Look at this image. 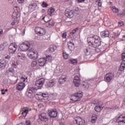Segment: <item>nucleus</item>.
Wrapping results in <instances>:
<instances>
[{
    "label": "nucleus",
    "instance_id": "1",
    "mask_svg": "<svg viewBox=\"0 0 125 125\" xmlns=\"http://www.w3.org/2000/svg\"><path fill=\"white\" fill-rule=\"evenodd\" d=\"M87 42L88 45L95 48H97V47L101 45V40L100 37L97 35L88 37L87 38Z\"/></svg>",
    "mask_w": 125,
    "mask_h": 125
},
{
    "label": "nucleus",
    "instance_id": "2",
    "mask_svg": "<svg viewBox=\"0 0 125 125\" xmlns=\"http://www.w3.org/2000/svg\"><path fill=\"white\" fill-rule=\"evenodd\" d=\"M27 77H21V82L18 83L16 85V89L17 90H19L21 91V90H23L24 88H25V86H26V84H25L23 82H25V80H27Z\"/></svg>",
    "mask_w": 125,
    "mask_h": 125
},
{
    "label": "nucleus",
    "instance_id": "3",
    "mask_svg": "<svg viewBox=\"0 0 125 125\" xmlns=\"http://www.w3.org/2000/svg\"><path fill=\"white\" fill-rule=\"evenodd\" d=\"M27 56L29 59H38L39 58V53L36 51L29 50L27 52Z\"/></svg>",
    "mask_w": 125,
    "mask_h": 125
},
{
    "label": "nucleus",
    "instance_id": "4",
    "mask_svg": "<svg viewBox=\"0 0 125 125\" xmlns=\"http://www.w3.org/2000/svg\"><path fill=\"white\" fill-rule=\"evenodd\" d=\"M30 45V42H24L20 45L19 51H27V49H29Z\"/></svg>",
    "mask_w": 125,
    "mask_h": 125
},
{
    "label": "nucleus",
    "instance_id": "5",
    "mask_svg": "<svg viewBox=\"0 0 125 125\" xmlns=\"http://www.w3.org/2000/svg\"><path fill=\"white\" fill-rule=\"evenodd\" d=\"M82 97H83V92L79 91L75 93V95L73 96L70 100L72 101H74V102H76V101H80L82 99Z\"/></svg>",
    "mask_w": 125,
    "mask_h": 125
},
{
    "label": "nucleus",
    "instance_id": "6",
    "mask_svg": "<svg viewBox=\"0 0 125 125\" xmlns=\"http://www.w3.org/2000/svg\"><path fill=\"white\" fill-rule=\"evenodd\" d=\"M74 123L77 125H84L85 121L82 117L78 116L74 118Z\"/></svg>",
    "mask_w": 125,
    "mask_h": 125
},
{
    "label": "nucleus",
    "instance_id": "7",
    "mask_svg": "<svg viewBox=\"0 0 125 125\" xmlns=\"http://www.w3.org/2000/svg\"><path fill=\"white\" fill-rule=\"evenodd\" d=\"M116 122L119 125H125V113L120 115L117 118Z\"/></svg>",
    "mask_w": 125,
    "mask_h": 125
},
{
    "label": "nucleus",
    "instance_id": "8",
    "mask_svg": "<svg viewBox=\"0 0 125 125\" xmlns=\"http://www.w3.org/2000/svg\"><path fill=\"white\" fill-rule=\"evenodd\" d=\"M35 31L36 34H38L40 36H44V34L45 33H46L45 28H44V27H36L35 28Z\"/></svg>",
    "mask_w": 125,
    "mask_h": 125
},
{
    "label": "nucleus",
    "instance_id": "9",
    "mask_svg": "<svg viewBox=\"0 0 125 125\" xmlns=\"http://www.w3.org/2000/svg\"><path fill=\"white\" fill-rule=\"evenodd\" d=\"M38 89L34 87H31L28 88L27 91L26 92V95L29 98H31L32 96H33V94L37 91Z\"/></svg>",
    "mask_w": 125,
    "mask_h": 125
},
{
    "label": "nucleus",
    "instance_id": "10",
    "mask_svg": "<svg viewBox=\"0 0 125 125\" xmlns=\"http://www.w3.org/2000/svg\"><path fill=\"white\" fill-rule=\"evenodd\" d=\"M9 50L11 53H15V51L17 50V44L16 43H12L9 46Z\"/></svg>",
    "mask_w": 125,
    "mask_h": 125
},
{
    "label": "nucleus",
    "instance_id": "11",
    "mask_svg": "<svg viewBox=\"0 0 125 125\" xmlns=\"http://www.w3.org/2000/svg\"><path fill=\"white\" fill-rule=\"evenodd\" d=\"M112 79H114V74L112 73H107L104 76V81L106 83L111 82Z\"/></svg>",
    "mask_w": 125,
    "mask_h": 125
},
{
    "label": "nucleus",
    "instance_id": "12",
    "mask_svg": "<svg viewBox=\"0 0 125 125\" xmlns=\"http://www.w3.org/2000/svg\"><path fill=\"white\" fill-rule=\"evenodd\" d=\"M6 75L7 76H11L13 77V76H16V73L15 72V70L12 67L9 68L8 70L6 71Z\"/></svg>",
    "mask_w": 125,
    "mask_h": 125
},
{
    "label": "nucleus",
    "instance_id": "13",
    "mask_svg": "<svg viewBox=\"0 0 125 125\" xmlns=\"http://www.w3.org/2000/svg\"><path fill=\"white\" fill-rule=\"evenodd\" d=\"M73 83L75 86H80L81 84V78H80V76H76L74 78Z\"/></svg>",
    "mask_w": 125,
    "mask_h": 125
},
{
    "label": "nucleus",
    "instance_id": "14",
    "mask_svg": "<svg viewBox=\"0 0 125 125\" xmlns=\"http://www.w3.org/2000/svg\"><path fill=\"white\" fill-rule=\"evenodd\" d=\"M44 83V79L41 78L36 82V85L41 88V87H42L43 84Z\"/></svg>",
    "mask_w": 125,
    "mask_h": 125
},
{
    "label": "nucleus",
    "instance_id": "15",
    "mask_svg": "<svg viewBox=\"0 0 125 125\" xmlns=\"http://www.w3.org/2000/svg\"><path fill=\"white\" fill-rule=\"evenodd\" d=\"M57 110L56 109H52L48 113V115L51 118H56L57 117Z\"/></svg>",
    "mask_w": 125,
    "mask_h": 125
},
{
    "label": "nucleus",
    "instance_id": "16",
    "mask_svg": "<svg viewBox=\"0 0 125 125\" xmlns=\"http://www.w3.org/2000/svg\"><path fill=\"white\" fill-rule=\"evenodd\" d=\"M14 11L13 13L12 16H20V9L19 7L16 6L14 7Z\"/></svg>",
    "mask_w": 125,
    "mask_h": 125
},
{
    "label": "nucleus",
    "instance_id": "17",
    "mask_svg": "<svg viewBox=\"0 0 125 125\" xmlns=\"http://www.w3.org/2000/svg\"><path fill=\"white\" fill-rule=\"evenodd\" d=\"M68 47L70 50H74L75 49V43H74V41L73 40H70L67 43Z\"/></svg>",
    "mask_w": 125,
    "mask_h": 125
},
{
    "label": "nucleus",
    "instance_id": "18",
    "mask_svg": "<svg viewBox=\"0 0 125 125\" xmlns=\"http://www.w3.org/2000/svg\"><path fill=\"white\" fill-rule=\"evenodd\" d=\"M7 62L5 60H0V69L3 70L6 67Z\"/></svg>",
    "mask_w": 125,
    "mask_h": 125
},
{
    "label": "nucleus",
    "instance_id": "19",
    "mask_svg": "<svg viewBox=\"0 0 125 125\" xmlns=\"http://www.w3.org/2000/svg\"><path fill=\"white\" fill-rule=\"evenodd\" d=\"M38 63L39 64V66L42 67L45 65V63H46V59L44 58H40L38 60Z\"/></svg>",
    "mask_w": 125,
    "mask_h": 125
},
{
    "label": "nucleus",
    "instance_id": "20",
    "mask_svg": "<svg viewBox=\"0 0 125 125\" xmlns=\"http://www.w3.org/2000/svg\"><path fill=\"white\" fill-rule=\"evenodd\" d=\"M110 35V32L108 30H105V31H102L101 32V37L103 38H107L109 37Z\"/></svg>",
    "mask_w": 125,
    "mask_h": 125
},
{
    "label": "nucleus",
    "instance_id": "21",
    "mask_svg": "<svg viewBox=\"0 0 125 125\" xmlns=\"http://www.w3.org/2000/svg\"><path fill=\"white\" fill-rule=\"evenodd\" d=\"M39 117L41 121H44L45 122L48 120V118L46 117V114L44 113H41Z\"/></svg>",
    "mask_w": 125,
    "mask_h": 125
},
{
    "label": "nucleus",
    "instance_id": "22",
    "mask_svg": "<svg viewBox=\"0 0 125 125\" xmlns=\"http://www.w3.org/2000/svg\"><path fill=\"white\" fill-rule=\"evenodd\" d=\"M36 7H37V4L35 3L30 4L28 6L29 11L30 12L34 11L36 9Z\"/></svg>",
    "mask_w": 125,
    "mask_h": 125
},
{
    "label": "nucleus",
    "instance_id": "23",
    "mask_svg": "<svg viewBox=\"0 0 125 125\" xmlns=\"http://www.w3.org/2000/svg\"><path fill=\"white\" fill-rule=\"evenodd\" d=\"M55 83H56V82L55 81V80L54 79L51 80H49L47 83V86L49 87H53V86L55 85Z\"/></svg>",
    "mask_w": 125,
    "mask_h": 125
},
{
    "label": "nucleus",
    "instance_id": "24",
    "mask_svg": "<svg viewBox=\"0 0 125 125\" xmlns=\"http://www.w3.org/2000/svg\"><path fill=\"white\" fill-rule=\"evenodd\" d=\"M66 81H67L66 76L62 75L59 79V83H64Z\"/></svg>",
    "mask_w": 125,
    "mask_h": 125
},
{
    "label": "nucleus",
    "instance_id": "25",
    "mask_svg": "<svg viewBox=\"0 0 125 125\" xmlns=\"http://www.w3.org/2000/svg\"><path fill=\"white\" fill-rule=\"evenodd\" d=\"M29 113V108L27 107H24L22 108V116L23 117H26L27 116V114Z\"/></svg>",
    "mask_w": 125,
    "mask_h": 125
},
{
    "label": "nucleus",
    "instance_id": "26",
    "mask_svg": "<svg viewBox=\"0 0 125 125\" xmlns=\"http://www.w3.org/2000/svg\"><path fill=\"white\" fill-rule=\"evenodd\" d=\"M35 96L36 99H38V100L43 101V98H42L43 97L42 93H35Z\"/></svg>",
    "mask_w": 125,
    "mask_h": 125
},
{
    "label": "nucleus",
    "instance_id": "27",
    "mask_svg": "<svg viewBox=\"0 0 125 125\" xmlns=\"http://www.w3.org/2000/svg\"><path fill=\"white\" fill-rule=\"evenodd\" d=\"M18 58L19 59H21L22 60H25L26 59V56L23 53H18Z\"/></svg>",
    "mask_w": 125,
    "mask_h": 125
},
{
    "label": "nucleus",
    "instance_id": "28",
    "mask_svg": "<svg viewBox=\"0 0 125 125\" xmlns=\"http://www.w3.org/2000/svg\"><path fill=\"white\" fill-rule=\"evenodd\" d=\"M65 16H71L74 15V12L69 9L65 10Z\"/></svg>",
    "mask_w": 125,
    "mask_h": 125
},
{
    "label": "nucleus",
    "instance_id": "29",
    "mask_svg": "<svg viewBox=\"0 0 125 125\" xmlns=\"http://www.w3.org/2000/svg\"><path fill=\"white\" fill-rule=\"evenodd\" d=\"M68 62L70 64H72L73 65H76L77 63H78V59H70L68 60Z\"/></svg>",
    "mask_w": 125,
    "mask_h": 125
},
{
    "label": "nucleus",
    "instance_id": "30",
    "mask_svg": "<svg viewBox=\"0 0 125 125\" xmlns=\"http://www.w3.org/2000/svg\"><path fill=\"white\" fill-rule=\"evenodd\" d=\"M103 110V106L102 105H97L95 107V110L96 112H101Z\"/></svg>",
    "mask_w": 125,
    "mask_h": 125
},
{
    "label": "nucleus",
    "instance_id": "31",
    "mask_svg": "<svg viewBox=\"0 0 125 125\" xmlns=\"http://www.w3.org/2000/svg\"><path fill=\"white\" fill-rule=\"evenodd\" d=\"M125 69V61H122L119 67L120 71H124Z\"/></svg>",
    "mask_w": 125,
    "mask_h": 125
},
{
    "label": "nucleus",
    "instance_id": "32",
    "mask_svg": "<svg viewBox=\"0 0 125 125\" xmlns=\"http://www.w3.org/2000/svg\"><path fill=\"white\" fill-rule=\"evenodd\" d=\"M56 48H57V47H56V46H55L54 45H52L48 48V50L50 52H54V51H55Z\"/></svg>",
    "mask_w": 125,
    "mask_h": 125
},
{
    "label": "nucleus",
    "instance_id": "33",
    "mask_svg": "<svg viewBox=\"0 0 125 125\" xmlns=\"http://www.w3.org/2000/svg\"><path fill=\"white\" fill-rule=\"evenodd\" d=\"M83 53L84 55H89L90 54V50L89 48L88 47H86L83 50Z\"/></svg>",
    "mask_w": 125,
    "mask_h": 125
},
{
    "label": "nucleus",
    "instance_id": "34",
    "mask_svg": "<svg viewBox=\"0 0 125 125\" xmlns=\"http://www.w3.org/2000/svg\"><path fill=\"white\" fill-rule=\"evenodd\" d=\"M92 119H91V123L92 124H95V122H96V120H97V115L96 114H93L92 115Z\"/></svg>",
    "mask_w": 125,
    "mask_h": 125
},
{
    "label": "nucleus",
    "instance_id": "35",
    "mask_svg": "<svg viewBox=\"0 0 125 125\" xmlns=\"http://www.w3.org/2000/svg\"><path fill=\"white\" fill-rule=\"evenodd\" d=\"M110 9L114 13H118L119 11H120V10L115 6H112L110 7Z\"/></svg>",
    "mask_w": 125,
    "mask_h": 125
},
{
    "label": "nucleus",
    "instance_id": "36",
    "mask_svg": "<svg viewBox=\"0 0 125 125\" xmlns=\"http://www.w3.org/2000/svg\"><path fill=\"white\" fill-rule=\"evenodd\" d=\"M55 12V9L52 7H50L48 10V14L50 15V16H51V14H52L53 13H54Z\"/></svg>",
    "mask_w": 125,
    "mask_h": 125
},
{
    "label": "nucleus",
    "instance_id": "37",
    "mask_svg": "<svg viewBox=\"0 0 125 125\" xmlns=\"http://www.w3.org/2000/svg\"><path fill=\"white\" fill-rule=\"evenodd\" d=\"M55 24V22L53 21H52L51 22H48L46 23V27H48V28H51V27H53V26Z\"/></svg>",
    "mask_w": 125,
    "mask_h": 125
},
{
    "label": "nucleus",
    "instance_id": "38",
    "mask_svg": "<svg viewBox=\"0 0 125 125\" xmlns=\"http://www.w3.org/2000/svg\"><path fill=\"white\" fill-rule=\"evenodd\" d=\"M42 19L43 20H44V22H49V21L51 20V18L49 17V16H44L42 18Z\"/></svg>",
    "mask_w": 125,
    "mask_h": 125
},
{
    "label": "nucleus",
    "instance_id": "39",
    "mask_svg": "<svg viewBox=\"0 0 125 125\" xmlns=\"http://www.w3.org/2000/svg\"><path fill=\"white\" fill-rule=\"evenodd\" d=\"M62 55L64 59H68V58H69V54H67L66 51H63Z\"/></svg>",
    "mask_w": 125,
    "mask_h": 125
},
{
    "label": "nucleus",
    "instance_id": "40",
    "mask_svg": "<svg viewBox=\"0 0 125 125\" xmlns=\"http://www.w3.org/2000/svg\"><path fill=\"white\" fill-rule=\"evenodd\" d=\"M63 70L62 69H60L59 67H57V69L55 70V72L56 73L57 75H60Z\"/></svg>",
    "mask_w": 125,
    "mask_h": 125
},
{
    "label": "nucleus",
    "instance_id": "41",
    "mask_svg": "<svg viewBox=\"0 0 125 125\" xmlns=\"http://www.w3.org/2000/svg\"><path fill=\"white\" fill-rule=\"evenodd\" d=\"M42 96L43 100H47V99H48V94L46 93H42Z\"/></svg>",
    "mask_w": 125,
    "mask_h": 125
},
{
    "label": "nucleus",
    "instance_id": "42",
    "mask_svg": "<svg viewBox=\"0 0 125 125\" xmlns=\"http://www.w3.org/2000/svg\"><path fill=\"white\" fill-rule=\"evenodd\" d=\"M13 19H14V21H16V23H17V24H18L19 22V18L20 17H17V16H14L13 17Z\"/></svg>",
    "mask_w": 125,
    "mask_h": 125
},
{
    "label": "nucleus",
    "instance_id": "43",
    "mask_svg": "<svg viewBox=\"0 0 125 125\" xmlns=\"http://www.w3.org/2000/svg\"><path fill=\"white\" fill-rule=\"evenodd\" d=\"M46 61H48L49 62H51V60H52V57L51 55H49L46 56Z\"/></svg>",
    "mask_w": 125,
    "mask_h": 125
},
{
    "label": "nucleus",
    "instance_id": "44",
    "mask_svg": "<svg viewBox=\"0 0 125 125\" xmlns=\"http://www.w3.org/2000/svg\"><path fill=\"white\" fill-rule=\"evenodd\" d=\"M37 64H38V62H37V61H33L31 62V67H33L34 68L36 67Z\"/></svg>",
    "mask_w": 125,
    "mask_h": 125
},
{
    "label": "nucleus",
    "instance_id": "45",
    "mask_svg": "<svg viewBox=\"0 0 125 125\" xmlns=\"http://www.w3.org/2000/svg\"><path fill=\"white\" fill-rule=\"evenodd\" d=\"M79 28H76L74 30H72L70 33V35L71 36H73V35H74L76 33V32H77L78 31V29Z\"/></svg>",
    "mask_w": 125,
    "mask_h": 125
},
{
    "label": "nucleus",
    "instance_id": "46",
    "mask_svg": "<svg viewBox=\"0 0 125 125\" xmlns=\"http://www.w3.org/2000/svg\"><path fill=\"white\" fill-rule=\"evenodd\" d=\"M41 5H42V7H43V8H44V7L46 8V7H47V6H48V4H47L46 2L43 1V2H42Z\"/></svg>",
    "mask_w": 125,
    "mask_h": 125
},
{
    "label": "nucleus",
    "instance_id": "47",
    "mask_svg": "<svg viewBox=\"0 0 125 125\" xmlns=\"http://www.w3.org/2000/svg\"><path fill=\"white\" fill-rule=\"evenodd\" d=\"M96 2L98 3V5L99 7H101V6H102V3H101V0H97Z\"/></svg>",
    "mask_w": 125,
    "mask_h": 125
},
{
    "label": "nucleus",
    "instance_id": "48",
    "mask_svg": "<svg viewBox=\"0 0 125 125\" xmlns=\"http://www.w3.org/2000/svg\"><path fill=\"white\" fill-rule=\"evenodd\" d=\"M4 43L0 45V51H2L4 49Z\"/></svg>",
    "mask_w": 125,
    "mask_h": 125
},
{
    "label": "nucleus",
    "instance_id": "49",
    "mask_svg": "<svg viewBox=\"0 0 125 125\" xmlns=\"http://www.w3.org/2000/svg\"><path fill=\"white\" fill-rule=\"evenodd\" d=\"M124 25H125V23H124V21H121L118 22V26L119 27H123Z\"/></svg>",
    "mask_w": 125,
    "mask_h": 125
},
{
    "label": "nucleus",
    "instance_id": "50",
    "mask_svg": "<svg viewBox=\"0 0 125 125\" xmlns=\"http://www.w3.org/2000/svg\"><path fill=\"white\" fill-rule=\"evenodd\" d=\"M121 56H122V60L123 61H125V52L122 53L121 54Z\"/></svg>",
    "mask_w": 125,
    "mask_h": 125
},
{
    "label": "nucleus",
    "instance_id": "51",
    "mask_svg": "<svg viewBox=\"0 0 125 125\" xmlns=\"http://www.w3.org/2000/svg\"><path fill=\"white\" fill-rule=\"evenodd\" d=\"M58 96V95L56 93L51 94V96L53 98V99H56V97H57Z\"/></svg>",
    "mask_w": 125,
    "mask_h": 125
},
{
    "label": "nucleus",
    "instance_id": "52",
    "mask_svg": "<svg viewBox=\"0 0 125 125\" xmlns=\"http://www.w3.org/2000/svg\"><path fill=\"white\" fill-rule=\"evenodd\" d=\"M66 37H67V33L66 32L63 33L62 35V38L63 39H66Z\"/></svg>",
    "mask_w": 125,
    "mask_h": 125
},
{
    "label": "nucleus",
    "instance_id": "53",
    "mask_svg": "<svg viewBox=\"0 0 125 125\" xmlns=\"http://www.w3.org/2000/svg\"><path fill=\"white\" fill-rule=\"evenodd\" d=\"M83 86L85 87V88H88L89 87V84L85 83V84H83Z\"/></svg>",
    "mask_w": 125,
    "mask_h": 125
},
{
    "label": "nucleus",
    "instance_id": "54",
    "mask_svg": "<svg viewBox=\"0 0 125 125\" xmlns=\"http://www.w3.org/2000/svg\"><path fill=\"white\" fill-rule=\"evenodd\" d=\"M25 124L26 125H32L31 124V121H30L29 120H26L25 122Z\"/></svg>",
    "mask_w": 125,
    "mask_h": 125
},
{
    "label": "nucleus",
    "instance_id": "55",
    "mask_svg": "<svg viewBox=\"0 0 125 125\" xmlns=\"http://www.w3.org/2000/svg\"><path fill=\"white\" fill-rule=\"evenodd\" d=\"M77 1L78 3H83V2L85 1V0H77Z\"/></svg>",
    "mask_w": 125,
    "mask_h": 125
},
{
    "label": "nucleus",
    "instance_id": "56",
    "mask_svg": "<svg viewBox=\"0 0 125 125\" xmlns=\"http://www.w3.org/2000/svg\"><path fill=\"white\" fill-rule=\"evenodd\" d=\"M125 10H124L122 13H119L118 15H125Z\"/></svg>",
    "mask_w": 125,
    "mask_h": 125
},
{
    "label": "nucleus",
    "instance_id": "57",
    "mask_svg": "<svg viewBox=\"0 0 125 125\" xmlns=\"http://www.w3.org/2000/svg\"><path fill=\"white\" fill-rule=\"evenodd\" d=\"M12 67H14V68H17V64H16V63L14 62L13 63Z\"/></svg>",
    "mask_w": 125,
    "mask_h": 125
},
{
    "label": "nucleus",
    "instance_id": "58",
    "mask_svg": "<svg viewBox=\"0 0 125 125\" xmlns=\"http://www.w3.org/2000/svg\"><path fill=\"white\" fill-rule=\"evenodd\" d=\"M8 1L9 3L12 4V3H13V1H14V0H8Z\"/></svg>",
    "mask_w": 125,
    "mask_h": 125
},
{
    "label": "nucleus",
    "instance_id": "59",
    "mask_svg": "<svg viewBox=\"0 0 125 125\" xmlns=\"http://www.w3.org/2000/svg\"><path fill=\"white\" fill-rule=\"evenodd\" d=\"M18 2H19V3H23V2H24V0H17Z\"/></svg>",
    "mask_w": 125,
    "mask_h": 125
},
{
    "label": "nucleus",
    "instance_id": "60",
    "mask_svg": "<svg viewBox=\"0 0 125 125\" xmlns=\"http://www.w3.org/2000/svg\"><path fill=\"white\" fill-rule=\"evenodd\" d=\"M1 94H2V95L5 94V92L4 89L1 90Z\"/></svg>",
    "mask_w": 125,
    "mask_h": 125
},
{
    "label": "nucleus",
    "instance_id": "61",
    "mask_svg": "<svg viewBox=\"0 0 125 125\" xmlns=\"http://www.w3.org/2000/svg\"><path fill=\"white\" fill-rule=\"evenodd\" d=\"M3 34V30L2 29H0V35H2Z\"/></svg>",
    "mask_w": 125,
    "mask_h": 125
},
{
    "label": "nucleus",
    "instance_id": "62",
    "mask_svg": "<svg viewBox=\"0 0 125 125\" xmlns=\"http://www.w3.org/2000/svg\"><path fill=\"white\" fill-rule=\"evenodd\" d=\"M5 59H10V56H9V55H7L6 57H5Z\"/></svg>",
    "mask_w": 125,
    "mask_h": 125
},
{
    "label": "nucleus",
    "instance_id": "63",
    "mask_svg": "<svg viewBox=\"0 0 125 125\" xmlns=\"http://www.w3.org/2000/svg\"><path fill=\"white\" fill-rule=\"evenodd\" d=\"M16 23V21H13L11 23V25H12L13 26H14V25H15V23Z\"/></svg>",
    "mask_w": 125,
    "mask_h": 125
},
{
    "label": "nucleus",
    "instance_id": "64",
    "mask_svg": "<svg viewBox=\"0 0 125 125\" xmlns=\"http://www.w3.org/2000/svg\"><path fill=\"white\" fill-rule=\"evenodd\" d=\"M100 79L99 78H97L96 79V81H97V83H100Z\"/></svg>",
    "mask_w": 125,
    "mask_h": 125
}]
</instances>
